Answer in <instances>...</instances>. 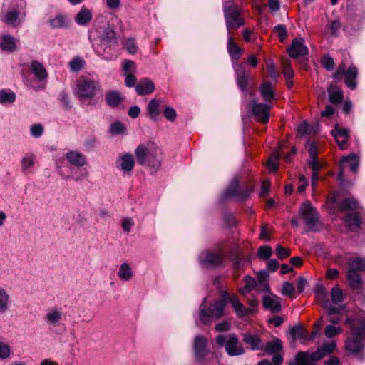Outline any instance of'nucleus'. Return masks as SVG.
<instances>
[{"label": "nucleus", "instance_id": "338daca9", "mask_svg": "<svg viewBox=\"0 0 365 365\" xmlns=\"http://www.w3.org/2000/svg\"><path fill=\"white\" fill-rule=\"evenodd\" d=\"M307 148L309 155V158H317L318 152L316 143L313 141H308L307 143Z\"/></svg>", "mask_w": 365, "mask_h": 365}, {"label": "nucleus", "instance_id": "ddd939ff", "mask_svg": "<svg viewBox=\"0 0 365 365\" xmlns=\"http://www.w3.org/2000/svg\"><path fill=\"white\" fill-rule=\"evenodd\" d=\"M343 76H344V83L346 86L351 90L355 89L357 86V68L353 65H351L347 69H346V65L342 61L337 68L336 71L333 73L332 78L336 80H339Z\"/></svg>", "mask_w": 365, "mask_h": 365}, {"label": "nucleus", "instance_id": "49530a36", "mask_svg": "<svg viewBox=\"0 0 365 365\" xmlns=\"http://www.w3.org/2000/svg\"><path fill=\"white\" fill-rule=\"evenodd\" d=\"M86 65V61L79 56L74 57L69 63L68 67L72 72H78Z\"/></svg>", "mask_w": 365, "mask_h": 365}, {"label": "nucleus", "instance_id": "6e6552de", "mask_svg": "<svg viewBox=\"0 0 365 365\" xmlns=\"http://www.w3.org/2000/svg\"><path fill=\"white\" fill-rule=\"evenodd\" d=\"M347 280L352 289H360L362 285V278L360 272H365V258L351 257L348 259Z\"/></svg>", "mask_w": 365, "mask_h": 365}, {"label": "nucleus", "instance_id": "b1692460", "mask_svg": "<svg viewBox=\"0 0 365 365\" xmlns=\"http://www.w3.org/2000/svg\"><path fill=\"white\" fill-rule=\"evenodd\" d=\"M155 90L154 83L149 78H143L135 86V91L139 96L149 95Z\"/></svg>", "mask_w": 365, "mask_h": 365}, {"label": "nucleus", "instance_id": "a19ab883", "mask_svg": "<svg viewBox=\"0 0 365 365\" xmlns=\"http://www.w3.org/2000/svg\"><path fill=\"white\" fill-rule=\"evenodd\" d=\"M225 279L221 276L216 277L213 280V285L218 291L220 297H232L227 290V287L225 285Z\"/></svg>", "mask_w": 365, "mask_h": 365}, {"label": "nucleus", "instance_id": "4468645a", "mask_svg": "<svg viewBox=\"0 0 365 365\" xmlns=\"http://www.w3.org/2000/svg\"><path fill=\"white\" fill-rule=\"evenodd\" d=\"M253 116L262 123L266 124L269 120V110L272 108L268 103H259L253 100L250 103Z\"/></svg>", "mask_w": 365, "mask_h": 365}, {"label": "nucleus", "instance_id": "6e6d98bb", "mask_svg": "<svg viewBox=\"0 0 365 365\" xmlns=\"http://www.w3.org/2000/svg\"><path fill=\"white\" fill-rule=\"evenodd\" d=\"M276 255L279 259H283L288 257L291 255V250L289 248H284L280 245L276 246Z\"/></svg>", "mask_w": 365, "mask_h": 365}, {"label": "nucleus", "instance_id": "cd10ccee", "mask_svg": "<svg viewBox=\"0 0 365 365\" xmlns=\"http://www.w3.org/2000/svg\"><path fill=\"white\" fill-rule=\"evenodd\" d=\"M227 48L232 60L240 59L242 50L234 42L232 34H227Z\"/></svg>", "mask_w": 365, "mask_h": 365}, {"label": "nucleus", "instance_id": "c03bdc74", "mask_svg": "<svg viewBox=\"0 0 365 365\" xmlns=\"http://www.w3.org/2000/svg\"><path fill=\"white\" fill-rule=\"evenodd\" d=\"M36 157L33 153L26 154L21 160L22 170L30 173V169L34 165Z\"/></svg>", "mask_w": 365, "mask_h": 365}, {"label": "nucleus", "instance_id": "c756f323", "mask_svg": "<svg viewBox=\"0 0 365 365\" xmlns=\"http://www.w3.org/2000/svg\"><path fill=\"white\" fill-rule=\"evenodd\" d=\"M328 97L332 104H339L344 99L343 92L341 88L334 85H330L327 88Z\"/></svg>", "mask_w": 365, "mask_h": 365}, {"label": "nucleus", "instance_id": "f03ea898", "mask_svg": "<svg viewBox=\"0 0 365 365\" xmlns=\"http://www.w3.org/2000/svg\"><path fill=\"white\" fill-rule=\"evenodd\" d=\"M138 164L158 170L163 159L162 149L153 142L139 145L135 150Z\"/></svg>", "mask_w": 365, "mask_h": 365}, {"label": "nucleus", "instance_id": "774afa93", "mask_svg": "<svg viewBox=\"0 0 365 365\" xmlns=\"http://www.w3.org/2000/svg\"><path fill=\"white\" fill-rule=\"evenodd\" d=\"M307 280L304 277H298L297 280V294H301L304 291L307 285Z\"/></svg>", "mask_w": 365, "mask_h": 365}, {"label": "nucleus", "instance_id": "680f3d73", "mask_svg": "<svg viewBox=\"0 0 365 365\" xmlns=\"http://www.w3.org/2000/svg\"><path fill=\"white\" fill-rule=\"evenodd\" d=\"M295 293L294 284L289 282H285L282 285V294L284 296H291Z\"/></svg>", "mask_w": 365, "mask_h": 365}, {"label": "nucleus", "instance_id": "4c0bfd02", "mask_svg": "<svg viewBox=\"0 0 365 365\" xmlns=\"http://www.w3.org/2000/svg\"><path fill=\"white\" fill-rule=\"evenodd\" d=\"M243 341L245 344L250 345L252 349H262L263 348L262 341L257 335L245 334H243Z\"/></svg>", "mask_w": 365, "mask_h": 365}, {"label": "nucleus", "instance_id": "bf43d9fd", "mask_svg": "<svg viewBox=\"0 0 365 365\" xmlns=\"http://www.w3.org/2000/svg\"><path fill=\"white\" fill-rule=\"evenodd\" d=\"M163 115H164L165 118L170 122H173L175 120L176 116H177L175 110L173 108L170 107V106L164 107Z\"/></svg>", "mask_w": 365, "mask_h": 365}, {"label": "nucleus", "instance_id": "4d7b16f0", "mask_svg": "<svg viewBox=\"0 0 365 365\" xmlns=\"http://www.w3.org/2000/svg\"><path fill=\"white\" fill-rule=\"evenodd\" d=\"M283 74L286 79H292L294 76V71L289 60H285L283 62Z\"/></svg>", "mask_w": 365, "mask_h": 365}, {"label": "nucleus", "instance_id": "1a4fd4ad", "mask_svg": "<svg viewBox=\"0 0 365 365\" xmlns=\"http://www.w3.org/2000/svg\"><path fill=\"white\" fill-rule=\"evenodd\" d=\"M268 274L266 271H260L258 274V282L253 277L247 275L244 278V284L240 288L242 294L250 293L252 290H258L265 294L264 297L269 292V288L267 278Z\"/></svg>", "mask_w": 365, "mask_h": 365}, {"label": "nucleus", "instance_id": "aec40b11", "mask_svg": "<svg viewBox=\"0 0 365 365\" xmlns=\"http://www.w3.org/2000/svg\"><path fill=\"white\" fill-rule=\"evenodd\" d=\"M225 349L230 356L241 355L244 353V349L239 344L237 337L235 334H230L225 343Z\"/></svg>", "mask_w": 365, "mask_h": 365}, {"label": "nucleus", "instance_id": "412c9836", "mask_svg": "<svg viewBox=\"0 0 365 365\" xmlns=\"http://www.w3.org/2000/svg\"><path fill=\"white\" fill-rule=\"evenodd\" d=\"M30 69L39 82L46 83L48 78V72L41 63L36 60L32 61Z\"/></svg>", "mask_w": 365, "mask_h": 365}, {"label": "nucleus", "instance_id": "2eb2a0df", "mask_svg": "<svg viewBox=\"0 0 365 365\" xmlns=\"http://www.w3.org/2000/svg\"><path fill=\"white\" fill-rule=\"evenodd\" d=\"M13 2L16 8L5 14L2 16V21L9 25L16 26L18 17L21 14V11H23V15H26L24 10L26 7V0H13Z\"/></svg>", "mask_w": 365, "mask_h": 365}, {"label": "nucleus", "instance_id": "9d476101", "mask_svg": "<svg viewBox=\"0 0 365 365\" xmlns=\"http://www.w3.org/2000/svg\"><path fill=\"white\" fill-rule=\"evenodd\" d=\"M254 191V187L250 184L240 185L239 180L235 177L231 180L224 192V197H234L237 200L244 202L247 200Z\"/></svg>", "mask_w": 365, "mask_h": 365}, {"label": "nucleus", "instance_id": "f8f14e48", "mask_svg": "<svg viewBox=\"0 0 365 365\" xmlns=\"http://www.w3.org/2000/svg\"><path fill=\"white\" fill-rule=\"evenodd\" d=\"M225 255L224 242H221L217 245L215 252H203L200 255V262L204 265L216 268L222 265Z\"/></svg>", "mask_w": 365, "mask_h": 365}, {"label": "nucleus", "instance_id": "c85d7f7f", "mask_svg": "<svg viewBox=\"0 0 365 365\" xmlns=\"http://www.w3.org/2000/svg\"><path fill=\"white\" fill-rule=\"evenodd\" d=\"M93 14L90 9L82 6L78 13L75 16L76 22L80 26H86L92 20Z\"/></svg>", "mask_w": 365, "mask_h": 365}, {"label": "nucleus", "instance_id": "2f4dec72", "mask_svg": "<svg viewBox=\"0 0 365 365\" xmlns=\"http://www.w3.org/2000/svg\"><path fill=\"white\" fill-rule=\"evenodd\" d=\"M134 165L133 156L130 154H125L121 157L120 163L117 165V167L123 173H130L133 170Z\"/></svg>", "mask_w": 365, "mask_h": 365}, {"label": "nucleus", "instance_id": "7ed1b4c3", "mask_svg": "<svg viewBox=\"0 0 365 365\" xmlns=\"http://www.w3.org/2000/svg\"><path fill=\"white\" fill-rule=\"evenodd\" d=\"M101 91L98 81L86 76H81L73 88L75 97L83 103L95 104L98 93Z\"/></svg>", "mask_w": 365, "mask_h": 365}, {"label": "nucleus", "instance_id": "bb28decb", "mask_svg": "<svg viewBox=\"0 0 365 365\" xmlns=\"http://www.w3.org/2000/svg\"><path fill=\"white\" fill-rule=\"evenodd\" d=\"M123 97L118 91H109L106 93L105 101L106 104L110 108H117L123 101Z\"/></svg>", "mask_w": 365, "mask_h": 365}, {"label": "nucleus", "instance_id": "0e129e2a", "mask_svg": "<svg viewBox=\"0 0 365 365\" xmlns=\"http://www.w3.org/2000/svg\"><path fill=\"white\" fill-rule=\"evenodd\" d=\"M123 71L127 74L133 73L135 71V63L131 60H125L122 65Z\"/></svg>", "mask_w": 365, "mask_h": 365}, {"label": "nucleus", "instance_id": "a878e982", "mask_svg": "<svg viewBox=\"0 0 365 365\" xmlns=\"http://www.w3.org/2000/svg\"><path fill=\"white\" fill-rule=\"evenodd\" d=\"M16 39L9 34L0 36V48L2 51L13 53L16 49Z\"/></svg>", "mask_w": 365, "mask_h": 365}, {"label": "nucleus", "instance_id": "c9c22d12", "mask_svg": "<svg viewBox=\"0 0 365 365\" xmlns=\"http://www.w3.org/2000/svg\"><path fill=\"white\" fill-rule=\"evenodd\" d=\"M160 101L153 98L148 105V115L153 120H156L160 113Z\"/></svg>", "mask_w": 365, "mask_h": 365}, {"label": "nucleus", "instance_id": "603ef678", "mask_svg": "<svg viewBox=\"0 0 365 365\" xmlns=\"http://www.w3.org/2000/svg\"><path fill=\"white\" fill-rule=\"evenodd\" d=\"M124 48L130 54H135L138 52V46L134 38H130L125 41Z\"/></svg>", "mask_w": 365, "mask_h": 365}, {"label": "nucleus", "instance_id": "79ce46f5", "mask_svg": "<svg viewBox=\"0 0 365 365\" xmlns=\"http://www.w3.org/2000/svg\"><path fill=\"white\" fill-rule=\"evenodd\" d=\"M263 306L273 313L280 312L282 308L281 303L275 298H263Z\"/></svg>", "mask_w": 365, "mask_h": 365}, {"label": "nucleus", "instance_id": "4be33fe9", "mask_svg": "<svg viewBox=\"0 0 365 365\" xmlns=\"http://www.w3.org/2000/svg\"><path fill=\"white\" fill-rule=\"evenodd\" d=\"M336 348V344L334 341L324 344L322 346L318 348L317 351L312 352V357L315 361H317L327 355L333 353Z\"/></svg>", "mask_w": 365, "mask_h": 365}, {"label": "nucleus", "instance_id": "f257e3e1", "mask_svg": "<svg viewBox=\"0 0 365 365\" xmlns=\"http://www.w3.org/2000/svg\"><path fill=\"white\" fill-rule=\"evenodd\" d=\"M345 324L349 325V335L345 341V351L354 356H361L365 348V312L356 317H347Z\"/></svg>", "mask_w": 365, "mask_h": 365}, {"label": "nucleus", "instance_id": "6ab92c4d", "mask_svg": "<svg viewBox=\"0 0 365 365\" xmlns=\"http://www.w3.org/2000/svg\"><path fill=\"white\" fill-rule=\"evenodd\" d=\"M194 354L196 360L201 362L208 354L207 349V339L203 336H197L194 340Z\"/></svg>", "mask_w": 365, "mask_h": 365}, {"label": "nucleus", "instance_id": "3c124183", "mask_svg": "<svg viewBox=\"0 0 365 365\" xmlns=\"http://www.w3.org/2000/svg\"><path fill=\"white\" fill-rule=\"evenodd\" d=\"M273 251L270 246L264 245L261 246L258 249V257L262 260L268 259L272 255Z\"/></svg>", "mask_w": 365, "mask_h": 365}, {"label": "nucleus", "instance_id": "09e8293b", "mask_svg": "<svg viewBox=\"0 0 365 365\" xmlns=\"http://www.w3.org/2000/svg\"><path fill=\"white\" fill-rule=\"evenodd\" d=\"M280 158V153L279 150H275L270 156L267 166L272 171H276L279 168V160Z\"/></svg>", "mask_w": 365, "mask_h": 365}, {"label": "nucleus", "instance_id": "423d86ee", "mask_svg": "<svg viewBox=\"0 0 365 365\" xmlns=\"http://www.w3.org/2000/svg\"><path fill=\"white\" fill-rule=\"evenodd\" d=\"M344 298H317V303L326 309L329 316V321L334 324L341 319V315L346 312V306Z\"/></svg>", "mask_w": 365, "mask_h": 365}, {"label": "nucleus", "instance_id": "393cba45", "mask_svg": "<svg viewBox=\"0 0 365 365\" xmlns=\"http://www.w3.org/2000/svg\"><path fill=\"white\" fill-rule=\"evenodd\" d=\"M315 360L312 357V353L308 351H299L294 356L293 361L289 364L294 365H315Z\"/></svg>", "mask_w": 365, "mask_h": 365}, {"label": "nucleus", "instance_id": "f704fd0d", "mask_svg": "<svg viewBox=\"0 0 365 365\" xmlns=\"http://www.w3.org/2000/svg\"><path fill=\"white\" fill-rule=\"evenodd\" d=\"M339 207L341 211H359V206L356 199L354 197H347L339 203Z\"/></svg>", "mask_w": 365, "mask_h": 365}, {"label": "nucleus", "instance_id": "a18cd8bd", "mask_svg": "<svg viewBox=\"0 0 365 365\" xmlns=\"http://www.w3.org/2000/svg\"><path fill=\"white\" fill-rule=\"evenodd\" d=\"M61 310L56 308L50 309L46 315V319L51 324H56L61 319Z\"/></svg>", "mask_w": 365, "mask_h": 365}, {"label": "nucleus", "instance_id": "7c9ffc66", "mask_svg": "<svg viewBox=\"0 0 365 365\" xmlns=\"http://www.w3.org/2000/svg\"><path fill=\"white\" fill-rule=\"evenodd\" d=\"M231 299V303L238 317L242 318L252 314V308H246L237 298Z\"/></svg>", "mask_w": 365, "mask_h": 365}, {"label": "nucleus", "instance_id": "72a5a7b5", "mask_svg": "<svg viewBox=\"0 0 365 365\" xmlns=\"http://www.w3.org/2000/svg\"><path fill=\"white\" fill-rule=\"evenodd\" d=\"M66 158L71 164L78 167L83 166L86 163L85 155L77 151L67 153Z\"/></svg>", "mask_w": 365, "mask_h": 365}, {"label": "nucleus", "instance_id": "69168bd1", "mask_svg": "<svg viewBox=\"0 0 365 365\" xmlns=\"http://www.w3.org/2000/svg\"><path fill=\"white\" fill-rule=\"evenodd\" d=\"M331 134L334 138H341L342 137H348L349 131L346 128L336 126L334 130L331 131Z\"/></svg>", "mask_w": 365, "mask_h": 365}, {"label": "nucleus", "instance_id": "58836bf2", "mask_svg": "<svg viewBox=\"0 0 365 365\" xmlns=\"http://www.w3.org/2000/svg\"><path fill=\"white\" fill-rule=\"evenodd\" d=\"M16 98V93L9 89L0 90V104L7 105L12 104Z\"/></svg>", "mask_w": 365, "mask_h": 365}, {"label": "nucleus", "instance_id": "864d4df0", "mask_svg": "<svg viewBox=\"0 0 365 365\" xmlns=\"http://www.w3.org/2000/svg\"><path fill=\"white\" fill-rule=\"evenodd\" d=\"M273 31L279 38L281 42H283L287 38V31L285 25H277L274 26Z\"/></svg>", "mask_w": 365, "mask_h": 365}, {"label": "nucleus", "instance_id": "a211bd4d", "mask_svg": "<svg viewBox=\"0 0 365 365\" xmlns=\"http://www.w3.org/2000/svg\"><path fill=\"white\" fill-rule=\"evenodd\" d=\"M344 222L351 232H358L363 224V215L360 210L346 213Z\"/></svg>", "mask_w": 365, "mask_h": 365}, {"label": "nucleus", "instance_id": "5701e85b", "mask_svg": "<svg viewBox=\"0 0 365 365\" xmlns=\"http://www.w3.org/2000/svg\"><path fill=\"white\" fill-rule=\"evenodd\" d=\"M359 160L357 155L351 153L347 156L343 157L340 162L342 168H349L354 173H357L359 168Z\"/></svg>", "mask_w": 365, "mask_h": 365}, {"label": "nucleus", "instance_id": "39448f33", "mask_svg": "<svg viewBox=\"0 0 365 365\" xmlns=\"http://www.w3.org/2000/svg\"><path fill=\"white\" fill-rule=\"evenodd\" d=\"M223 13L227 34H231L232 30H236L244 26L245 19L242 16V10L233 1L223 2Z\"/></svg>", "mask_w": 365, "mask_h": 365}, {"label": "nucleus", "instance_id": "37998d69", "mask_svg": "<svg viewBox=\"0 0 365 365\" xmlns=\"http://www.w3.org/2000/svg\"><path fill=\"white\" fill-rule=\"evenodd\" d=\"M282 349V344L279 339H276L266 344L264 351L269 354L279 353Z\"/></svg>", "mask_w": 365, "mask_h": 365}, {"label": "nucleus", "instance_id": "e2e57ef3", "mask_svg": "<svg viewBox=\"0 0 365 365\" xmlns=\"http://www.w3.org/2000/svg\"><path fill=\"white\" fill-rule=\"evenodd\" d=\"M30 131L33 137L38 138L42 135L43 127L40 123H36L31 125Z\"/></svg>", "mask_w": 365, "mask_h": 365}, {"label": "nucleus", "instance_id": "0eeeda50", "mask_svg": "<svg viewBox=\"0 0 365 365\" xmlns=\"http://www.w3.org/2000/svg\"><path fill=\"white\" fill-rule=\"evenodd\" d=\"M99 38L101 46L103 48V52L98 54V56L108 61L114 59L115 56L111 52L106 51L107 49L110 51L118 45L114 27L110 24L103 27L100 32Z\"/></svg>", "mask_w": 365, "mask_h": 365}, {"label": "nucleus", "instance_id": "13d9d810", "mask_svg": "<svg viewBox=\"0 0 365 365\" xmlns=\"http://www.w3.org/2000/svg\"><path fill=\"white\" fill-rule=\"evenodd\" d=\"M125 130V125L119 121L114 122L113 124H111L110 128V132L113 135L120 134L123 133Z\"/></svg>", "mask_w": 365, "mask_h": 365}, {"label": "nucleus", "instance_id": "473e14b6", "mask_svg": "<svg viewBox=\"0 0 365 365\" xmlns=\"http://www.w3.org/2000/svg\"><path fill=\"white\" fill-rule=\"evenodd\" d=\"M70 19L61 14H57L54 18L49 20L51 27L53 29H63L69 26Z\"/></svg>", "mask_w": 365, "mask_h": 365}, {"label": "nucleus", "instance_id": "052dcab7", "mask_svg": "<svg viewBox=\"0 0 365 365\" xmlns=\"http://www.w3.org/2000/svg\"><path fill=\"white\" fill-rule=\"evenodd\" d=\"M322 65L326 70L332 71L334 68L335 63L333 58L329 56H324L322 59Z\"/></svg>", "mask_w": 365, "mask_h": 365}, {"label": "nucleus", "instance_id": "ea45409f", "mask_svg": "<svg viewBox=\"0 0 365 365\" xmlns=\"http://www.w3.org/2000/svg\"><path fill=\"white\" fill-rule=\"evenodd\" d=\"M118 275L120 280L128 282L133 278V272L130 266L125 262L120 265Z\"/></svg>", "mask_w": 365, "mask_h": 365}, {"label": "nucleus", "instance_id": "dca6fc26", "mask_svg": "<svg viewBox=\"0 0 365 365\" xmlns=\"http://www.w3.org/2000/svg\"><path fill=\"white\" fill-rule=\"evenodd\" d=\"M304 43L305 41L302 38H294L291 46L287 49L289 56L293 58H298L307 55L309 51Z\"/></svg>", "mask_w": 365, "mask_h": 365}, {"label": "nucleus", "instance_id": "9b49d317", "mask_svg": "<svg viewBox=\"0 0 365 365\" xmlns=\"http://www.w3.org/2000/svg\"><path fill=\"white\" fill-rule=\"evenodd\" d=\"M299 215L308 227L309 231H319L322 225L317 210L309 201L303 202L299 210Z\"/></svg>", "mask_w": 365, "mask_h": 365}, {"label": "nucleus", "instance_id": "f3484780", "mask_svg": "<svg viewBox=\"0 0 365 365\" xmlns=\"http://www.w3.org/2000/svg\"><path fill=\"white\" fill-rule=\"evenodd\" d=\"M236 72V81L239 88L246 94H252L248 88L249 73L242 64H237L235 67Z\"/></svg>", "mask_w": 365, "mask_h": 365}, {"label": "nucleus", "instance_id": "e433bc0d", "mask_svg": "<svg viewBox=\"0 0 365 365\" xmlns=\"http://www.w3.org/2000/svg\"><path fill=\"white\" fill-rule=\"evenodd\" d=\"M260 94L267 103L271 102L274 98V93L269 83H263L260 86Z\"/></svg>", "mask_w": 365, "mask_h": 365}, {"label": "nucleus", "instance_id": "de8ad7c7", "mask_svg": "<svg viewBox=\"0 0 365 365\" xmlns=\"http://www.w3.org/2000/svg\"><path fill=\"white\" fill-rule=\"evenodd\" d=\"M289 333L294 339H296L297 337L299 339H307L309 334L308 331L304 330L301 325L292 327Z\"/></svg>", "mask_w": 365, "mask_h": 365}, {"label": "nucleus", "instance_id": "8fccbe9b", "mask_svg": "<svg viewBox=\"0 0 365 365\" xmlns=\"http://www.w3.org/2000/svg\"><path fill=\"white\" fill-rule=\"evenodd\" d=\"M58 100L65 109L71 110L73 108L69 94L67 92L61 91L59 94Z\"/></svg>", "mask_w": 365, "mask_h": 365}, {"label": "nucleus", "instance_id": "20e7f679", "mask_svg": "<svg viewBox=\"0 0 365 365\" xmlns=\"http://www.w3.org/2000/svg\"><path fill=\"white\" fill-rule=\"evenodd\" d=\"M227 301L225 298L207 300L205 298L200 306L199 319L203 324H210L214 320H219L224 316Z\"/></svg>", "mask_w": 365, "mask_h": 365}, {"label": "nucleus", "instance_id": "5fc2aeb1", "mask_svg": "<svg viewBox=\"0 0 365 365\" xmlns=\"http://www.w3.org/2000/svg\"><path fill=\"white\" fill-rule=\"evenodd\" d=\"M341 331L342 329L340 327H336L333 325H327L324 329V334L327 338H332Z\"/></svg>", "mask_w": 365, "mask_h": 365}]
</instances>
